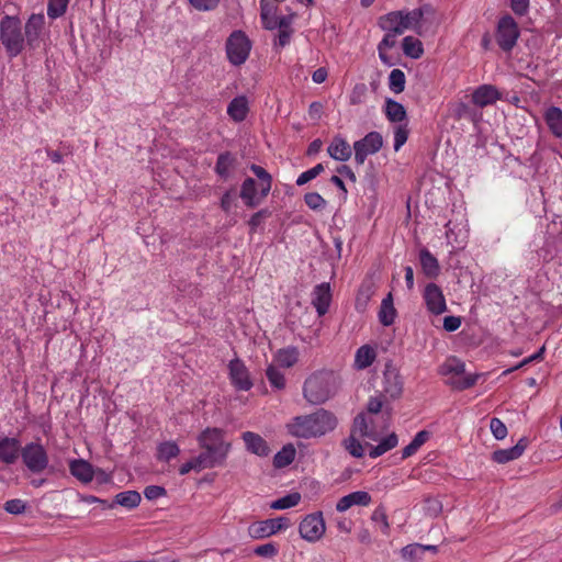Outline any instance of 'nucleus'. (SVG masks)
<instances>
[{
	"label": "nucleus",
	"mask_w": 562,
	"mask_h": 562,
	"mask_svg": "<svg viewBox=\"0 0 562 562\" xmlns=\"http://www.w3.org/2000/svg\"><path fill=\"white\" fill-rule=\"evenodd\" d=\"M436 20V9L430 3H424L414 10H397L379 18L378 25L383 31H394L401 35L412 30L423 35Z\"/></svg>",
	"instance_id": "obj_1"
},
{
	"label": "nucleus",
	"mask_w": 562,
	"mask_h": 562,
	"mask_svg": "<svg viewBox=\"0 0 562 562\" xmlns=\"http://www.w3.org/2000/svg\"><path fill=\"white\" fill-rule=\"evenodd\" d=\"M338 420L334 413L319 408L311 414L293 417L286 424L288 432L301 439L319 438L331 432Z\"/></svg>",
	"instance_id": "obj_2"
},
{
	"label": "nucleus",
	"mask_w": 562,
	"mask_h": 562,
	"mask_svg": "<svg viewBox=\"0 0 562 562\" xmlns=\"http://www.w3.org/2000/svg\"><path fill=\"white\" fill-rule=\"evenodd\" d=\"M340 376L331 370H321L312 373L304 382L303 396L313 405L327 402L339 390Z\"/></svg>",
	"instance_id": "obj_3"
},
{
	"label": "nucleus",
	"mask_w": 562,
	"mask_h": 562,
	"mask_svg": "<svg viewBox=\"0 0 562 562\" xmlns=\"http://www.w3.org/2000/svg\"><path fill=\"white\" fill-rule=\"evenodd\" d=\"M198 442L203 450L199 457H204L205 462L210 463V469L224 464L231 443L224 440V431L220 428H206L199 437Z\"/></svg>",
	"instance_id": "obj_4"
},
{
	"label": "nucleus",
	"mask_w": 562,
	"mask_h": 562,
	"mask_svg": "<svg viewBox=\"0 0 562 562\" xmlns=\"http://www.w3.org/2000/svg\"><path fill=\"white\" fill-rule=\"evenodd\" d=\"M465 363L457 358L449 357L440 367V374L451 375L448 383L456 390L463 391L474 386L479 380V374H467Z\"/></svg>",
	"instance_id": "obj_5"
},
{
	"label": "nucleus",
	"mask_w": 562,
	"mask_h": 562,
	"mask_svg": "<svg viewBox=\"0 0 562 562\" xmlns=\"http://www.w3.org/2000/svg\"><path fill=\"white\" fill-rule=\"evenodd\" d=\"M0 38L10 56L20 54L24 44L21 22L5 15L0 23Z\"/></svg>",
	"instance_id": "obj_6"
},
{
	"label": "nucleus",
	"mask_w": 562,
	"mask_h": 562,
	"mask_svg": "<svg viewBox=\"0 0 562 562\" xmlns=\"http://www.w3.org/2000/svg\"><path fill=\"white\" fill-rule=\"evenodd\" d=\"M225 49L228 61L234 66H240L249 57L251 42L245 32L237 30L227 37Z\"/></svg>",
	"instance_id": "obj_7"
},
{
	"label": "nucleus",
	"mask_w": 562,
	"mask_h": 562,
	"mask_svg": "<svg viewBox=\"0 0 562 562\" xmlns=\"http://www.w3.org/2000/svg\"><path fill=\"white\" fill-rule=\"evenodd\" d=\"M519 36L520 31L515 19L509 14L501 16L495 32V40L499 48L505 53L512 52Z\"/></svg>",
	"instance_id": "obj_8"
},
{
	"label": "nucleus",
	"mask_w": 562,
	"mask_h": 562,
	"mask_svg": "<svg viewBox=\"0 0 562 562\" xmlns=\"http://www.w3.org/2000/svg\"><path fill=\"white\" fill-rule=\"evenodd\" d=\"M300 536L307 542L315 543L326 532V524L322 512L306 515L299 525Z\"/></svg>",
	"instance_id": "obj_9"
},
{
	"label": "nucleus",
	"mask_w": 562,
	"mask_h": 562,
	"mask_svg": "<svg viewBox=\"0 0 562 562\" xmlns=\"http://www.w3.org/2000/svg\"><path fill=\"white\" fill-rule=\"evenodd\" d=\"M290 525V519L284 516L259 520L249 525L248 535L252 539H263L288 529Z\"/></svg>",
	"instance_id": "obj_10"
},
{
	"label": "nucleus",
	"mask_w": 562,
	"mask_h": 562,
	"mask_svg": "<svg viewBox=\"0 0 562 562\" xmlns=\"http://www.w3.org/2000/svg\"><path fill=\"white\" fill-rule=\"evenodd\" d=\"M383 146V137L379 132H370L363 138L355 142V160L363 165L369 155L378 153Z\"/></svg>",
	"instance_id": "obj_11"
},
{
	"label": "nucleus",
	"mask_w": 562,
	"mask_h": 562,
	"mask_svg": "<svg viewBox=\"0 0 562 562\" xmlns=\"http://www.w3.org/2000/svg\"><path fill=\"white\" fill-rule=\"evenodd\" d=\"M382 393L390 398H397L403 392V381L396 367L391 361L385 363L383 371Z\"/></svg>",
	"instance_id": "obj_12"
},
{
	"label": "nucleus",
	"mask_w": 562,
	"mask_h": 562,
	"mask_svg": "<svg viewBox=\"0 0 562 562\" xmlns=\"http://www.w3.org/2000/svg\"><path fill=\"white\" fill-rule=\"evenodd\" d=\"M423 299L427 310L435 315L447 311V303L442 290L436 283H428L424 290Z\"/></svg>",
	"instance_id": "obj_13"
},
{
	"label": "nucleus",
	"mask_w": 562,
	"mask_h": 562,
	"mask_svg": "<svg viewBox=\"0 0 562 562\" xmlns=\"http://www.w3.org/2000/svg\"><path fill=\"white\" fill-rule=\"evenodd\" d=\"M229 378L232 381V384L240 390V391H248L252 386V382L249 378L248 370L244 362L239 359H233L229 364Z\"/></svg>",
	"instance_id": "obj_14"
},
{
	"label": "nucleus",
	"mask_w": 562,
	"mask_h": 562,
	"mask_svg": "<svg viewBox=\"0 0 562 562\" xmlns=\"http://www.w3.org/2000/svg\"><path fill=\"white\" fill-rule=\"evenodd\" d=\"M352 428L353 434H358L359 437L367 438L372 441H378L381 435L375 427L373 417L366 413L358 414L355 417Z\"/></svg>",
	"instance_id": "obj_15"
},
{
	"label": "nucleus",
	"mask_w": 562,
	"mask_h": 562,
	"mask_svg": "<svg viewBox=\"0 0 562 562\" xmlns=\"http://www.w3.org/2000/svg\"><path fill=\"white\" fill-rule=\"evenodd\" d=\"M241 439L245 443V448L248 452L256 454L260 458L268 457L271 452L270 447L266 439L259 434L254 431H244Z\"/></svg>",
	"instance_id": "obj_16"
},
{
	"label": "nucleus",
	"mask_w": 562,
	"mask_h": 562,
	"mask_svg": "<svg viewBox=\"0 0 562 562\" xmlns=\"http://www.w3.org/2000/svg\"><path fill=\"white\" fill-rule=\"evenodd\" d=\"M528 447V439L522 437L518 442L507 449H498L492 453V460L498 464H505L520 458Z\"/></svg>",
	"instance_id": "obj_17"
},
{
	"label": "nucleus",
	"mask_w": 562,
	"mask_h": 562,
	"mask_svg": "<svg viewBox=\"0 0 562 562\" xmlns=\"http://www.w3.org/2000/svg\"><path fill=\"white\" fill-rule=\"evenodd\" d=\"M501 98V92L493 85L479 86L472 92V102L473 104L480 108H485L487 105L494 104Z\"/></svg>",
	"instance_id": "obj_18"
},
{
	"label": "nucleus",
	"mask_w": 562,
	"mask_h": 562,
	"mask_svg": "<svg viewBox=\"0 0 562 562\" xmlns=\"http://www.w3.org/2000/svg\"><path fill=\"white\" fill-rule=\"evenodd\" d=\"M331 290L327 282L321 283L314 288L312 304L315 307L318 316H324L330 306Z\"/></svg>",
	"instance_id": "obj_19"
},
{
	"label": "nucleus",
	"mask_w": 562,
	"mask_h": 562,
	"mask_svg": "<svg viewBox=\"0 0 562 562\" xmlns=\"http://www.w3.org/2000/svg\"><path fill=\"white\" fill-rule=\"evenodd\" d=\"M372 502L371 495L366 491H356L342 496L336 504V510L344 513L352 506H369Z\"/></svg>",
	"instance_id": "obj_20"
},
{
	"label": "nucleus",
	"mask_w": 562,
	"mask_h": 562,
	"mask_svg": "<svg viewBox=\"0 0 562 562\" xmlns=\"http://www.w3.org/2000/svg\"><path fill=\"white\" fill-rule=\"evenodd\" d=\"M240 198L247 207L258 206L265 198H260V191H257L255 179L246 178L240 188Z\"/></svg>",
	"instance_id": "obj_21"
},
{
	"label": "nucleus",
	"mask_w": 562,
	"mask_h": 562,
	"mask_svg": "<svg viewBox=\"0 0 562 562\" xmlns=\"http://www.w3.org/2000/svg\"><path fill=\"white\" fill-rule=\"evenodd\" d=\"M543 120L550 133L557 138H562V110L559 106L550 105L543 112Z\"/></svg>",
	"instance_id": "obj_22"
},
{
	"label": "nucleus",
	"mask_w": 562,
	"mask_h": 562,
	"mask_svg": "<svg viewBox=\"0 0 562 562\" xmlns=\"http://www.w3.org/2000/svg\"><path fill=\"white\" fill-rule=\"evenodd\" d=\"M21 443L15 438H1L0 439V460L4 463L11 464L16 461L20 454Z\"/></svg>",
	"instance_id": "obj_23"
},
{
	"label": "nucleus",
	"mask_w": 562,
	"mask_h": 562,
	"mask_svg": "<svg viewBox=\"0 0 562 562\" xmlns=\"http://www.w3.org/2000/svg\"><path fill=\"white\" fill-rule=\"evenodd\" d=\"M249 113L248 99L245 95L235 97L227 106V115L236 123L246 120Z\"/></svg>",
	"instance_id": "obj_24"
},
{
	"label": "nucleus",
	"mask_w": 562,
	"mask_h": 562,
	"mask_svg": "<svg viewBox=\"0 0 562 562\" xmlns=\"http://www.w3.org/2000/svg\"><path fill=\"white\" fill-rule=\"evenodd\" d=\"M69 471L82 483H90L93 480L94 471L92 465L83 459H75L69 462Z\"/></svg>",
	"instance_id": "obj_25"
},
{
	"label": "nucleus",
	"mask_w": 562,
	"mask_h": 562,
	"mask_svg": "<svg viewBox=\"0 0 562 562\" xmlns=\"http://www.w3.org/2000/svg\"><path fill=\"white\" fill-rule=\"evenodd\" d=\"M327 153L333 159L339 161H347L352 155V150L348 142L339 136L333 138L327 148Z\"/></svg>",
	"instance_id": "obj_26"
},
{
	"label": "nucleus",
	"mask_w": 562,
	"mask_h": 562,
	"mask_svg": "<svg viewBox=\"0 0 562 562\" xmlns=\"http://www.w3.org/2000/svg\"><path fill=\"white\" fill-rule=\"evenodd\" d=\"M376 349L370 345L359 347L355 355L353 368L364 370L373 364L376 359Z\"/></svg>",
	"instance_id": "obj_27"
},
{
	"label": "nucleus",
	"mask_w": 562,
	"mask_h": 562,
	"mask_svg": "<svg viewBox=\"0 0 562 562\" xmlns=\"http://www.w3.org/2000/svg\"><path fill=\"white\" fill-rule=\"evenodd\" d=\"M260 19L266 30L272 31L277 29V7L272 0H260Z\"/></svg>",
	"instance_id": "obj_28"
},
{
	"label": "nucleus",
	"mask_w": 562,
	"mask_h": 562,
	"mask_svg": "<svg viewBox=\"0 0 562 562\" xmlns=\"http://www.w3.org/2000/svg\"><path fill=\"white\" fill-rule=\"evenodd\" d=\"M396 315L397 313L394 307L393 295L392 293H389L381 302L378 314L379 322L383 326H391L395 322Z\"/></svg>",
	"instance_id": "obj_29"
},
{
	"label": "nucleus",
	"mask_w": 562,
	"mask_h": 562,
	"mask_svg": "<svg viewBox=\"0 0 562 562\" xmlns=\"http://www.w3.org/2000/svg\"><path fill=\"white\" fill-rule=\"evenodd\" d=\"M385 34L381 42L378 44V53L381 61L386 66H392L393 61L386 54V49L393 48L396 45V37L401 35L394 31H384Z\"/></svg>",
	"instance_id": "obj_30"
},
{
	"label": "nucleus",
	"mask_w": 562,
	"mask_h": 562,
	"mask_svg": "<svg viewBox=\"0 0 562 562\" xmlns=\"http://www.w3.org/2000/svg\"><path fill=\"white\" fill-rule=\"evenodd\" d=\"M378 441L379 443L376 446L368 445L370 447L368 454L371 459H375L395 448L398 443V438L395 432H392L382 439L379 438Z\"/></svg>",
	"instance_id": "obj_31"
},
{
	"label": "nucleus",
	"mask_w": 562,
	"mask_h": 562,
	"mask_svg": "<svg viewBox=\"0 0 562 562\" xmlns=\"http://www.w3.org/2000/svg\"><path fill=\"white\" fill-rule=\"evenodd\" d=\"M251 172L258 178V187L260 188V198H266L272 187L271 175L261 166L252 164L250 166Z\"/></svg>",
	"instance_id": "obj_32"
},
{
	"label": "nucleus",
	"mask_w": 562,
	"mask_h": 562,
	"mask_svg": "<svg viewBox=\"0 0 562 562\" xmlns=\"http://www.w3.org/2000/svg\"><path fill=\"white\" fill-rule=\"evenodd\" d=\"M374 294V284L372 281L367 280L363 281L358 290L356 297V310L359 312H364L369 301Z\"/></svg>",
	"instance_id": "obj_33"
},
{
	"label": "nucleus",
	"mask_w": 562,
	"mask_h": 562,
	"mask_svg": "<svg viewBox=\"0 0 562 562\" xmlns=\"http://www.w3.org/2000/svg\"><path fill=\"white\" fill-rule=\"evenodd\" d=\"M420 266L424 273L429 278H435L439 273L438 260L428 251L423 248L419 255Z\"/></svg>",
	"instance_id": "obj_34"
},
{
	"label": "nucleus",
	"mask_w": 562,
	"mask_h": 562,
	"mask_svg": "<svg viewBox=\"0 0 562 562\" xmlns=\"http://www.w3.org/2000/svg\"><path fill=\"white\" fill-rule=\"evenodd\" d=\"M385 115L389 121L394 123H401L407 117L406 110L403 104L392 99H387L385 101Z\"/></svg>",
	"instance_id": "obj_35"
},
{
	"label": "nucleus",
	"mask_w": 562,
	"mask_h": 562,
	"mask_svg": "<svg viewBox=\"0 0 562 562\" xmlns=\"http://www.w3.org/2000/svg\"><path fill=\"white\" fill-rule=\"evenodd\" d=\"M430 438L428 430L418 431L413 440L402 450V459H407L414 456L423 445H425Z\"/></svg>",
	"instance_id": "obj_36"
},
{
	"label": "nucleus",
	"mask_w": 562,
	"mask_h": 562,
	"mask_svg": "<svg viewBox=\"0 0 562 562\" xmlns=\"http://www.w3.org/2000/svg\"><path fill=\"white\" fill-rule=\"evenodd\" d=\"M295 453L296 451L291 443L284 446L273 457V467L277 469H282L290 465L294 461Z\"/></svg>",
	"instance_id": "obj_37"
},
{
	"label": "nucleus",
	"mask_w": 562,
	"mask_h": 562,
	"mask_svg": "<svg viewBox=\"0 0 562 562\" xmlns=\"http://www.w3.org/2000/svg\"><path fill=\"white\" fill-rule=\"evenodd\" d=\"M403 53L414 59L420 58L424 54L423 43L413 36H406L402 42Z\"/></svg>",
	"instance_id": "obj_38"
},
{
	"label": "nucleus",
	"mask_w": 562,
	"mask_h": 562,
	"mask_svg": "<svg viewBox=\"0 0 562 562\" xmlns=\"http://www.w3.org/2000/svg\"><path fill=\"white\" fill-rule=\"evenodd\" d=\"M140 501V494L136 491H125L115 495V503L128 509L137 507Z\"/></svg>",
	"instance_id": "obj_39"
},
{
	"label": "nucleus",
	"mask_w": 562,
	"mask_h": 562,
	"mask_svg": "<svg viewBox=\"0 0 562 562\" xmlns=\"http://www.w3.org/2000/svg\"><path fill=\"white\" fill-rule=\"evenodd\" d=\"M299 360V351L296 348L280 349L276 355V361L283 368L293 367Z\"/></svg>",
	"instance_id": "obj_40"
},
{
	"label": "nucleus",
	"mask_w": 562,
	"mask_h": 562,
	"mask_svg": "<svg viewBox=\"0 0 562 562\" xmlns=\"http://www.w3.org/2000/svg\"><path fill=\"white\" fill-rule=\"evenodd\" d=\"M180 453V448L175 441L161 442L157 448V459L160 461H170Z\"/></svg>",
	"instance_id": "obj_41"
},
{
	"label": "nucleus",
	"mask_w": 562,
	"mask_h": 562,
	"mask_svg": "<svg viewBox=\"0 0 562 562\" xmlns=\"http://www.w3.org/2000/svg\"><path fill=\"white\" fill-rule=\"evenodd\" d=\"M301 502V494L297 492L290 493L283 497L273 501L270 504L271 509L283 510L295 507Z\"/></svg>",
	"instance_id": "obj_42"
},
{
	"label": "nucleus",
	"mask_w": 562,
	"mask_h": 562,
	"mask_svg": "<svg viewBox=\"0 0 562 562\" xmlns=\"http://www.w3.org/2000/svg\"><path fill=\"white\" fill-rule=\"evenodd\" d=\"M358 437V434H353V428H351L350 436L344 440V447L352 457L362 458L364 456V446Z\"/></svg>",
	"instance_id": "obj_43"
},
{
	"label": "nucleus",
	"mask_w": 562,
	"mask_h": 562,
	"mask_svg": "<svg viewBox=\"0 0 562 562\" xmlns=\"http://www.w3.org/2000/svg\"><path fill=\"white\" fill-rule=\"evenodd\" d=\"M234 164V158L231 155V153L225 151L218 155L216 165H215V172L226 179L229 176V170Z\"/></svg>",
	"instance_id": "obj_44"
},
{
	"label": "nucleus",
	"mask_w": 562,
	"mask_h": 562,
	"mask_svg": "<svg viewBox=\"0 0 562 562\" xmlns=\"http://www.w3.org/2000/svg\"><path fill=\"white\" fill-rule=\"evenodd\" d=\"M266 376L272 387L283 390L285 387V378L283 372L273 364H269L266 369Z\"/></svg>",
	"instance_id": "obj_45"
},
{
	"label": "nucleus",
	"mask_w": 562,
	"mask_h": 562,
	"mask_svg": "<svg viewBox=\"0 0 562 562\" xmlns=\"http://www.w3.org/2000/svg\"><path fill=\"white\" fill-rule=\"evenodd\" d=\"M406 77L403 70L393 69L389 76V88L392 92L398 94L404 91Z\"/></svg>",
	"instance_id": "obj_46"
},
{
	"label": "nucleus",
	"mask_w": 562,
	"mask_h": 562,
	"mask_svg": "<svg viewBox=\"0 0 562 562\" xmlns=\"http://www.w3.org/2000/svg\"><path fill=\"white\" fill-rule=\"evenodd\" d=\"M206 459L203 457H194L191 460L187 461L186 463L181 464L179 468V474L186 475L190 471H196L200 472L204 469H210V463L205 462Z\"/></svg>",
	"instance_id": "obj_47"
},
{
	"label": "nucleus",
	"mask_w": 562,
	"mask_h": 562,
	"mask_svg": "<svg viewBox=\"0 0 562 562\" xmlns=\"http://www.w3.org/2000/svg\"><path fill=\"white\" fill-rule=\"evenodd\" d=\"M69 0H48L47 15L50 19H57L61 16L67 9Z\"/></svg>",
	"instance_id": "obj_48"
},
{
	"label": "nucleus",
	"mask_w": 562,
	"mask_h": 562,
	"mask_svg": "<svg viewBox=\"0 0 562 562\" xmlns=\"http://www.w3.org/2000/svg\"><path fill=\"white\" fill-rule=\"evenodd\" d=\"M371 519L380 525V530L383 535H387L390 530V524L387 520V515L385 509L382 506H379L372 513Z\"/></svg>",
	"instance_id": "obj_49"
},
{
	"label": "nucleus",
	"mask_w": 562,
	"mask_h": 562,
	"mask_svg": "<svg viewBox=\"0 0 562 562\" xmlns=\"http://www.w3.org/2000/svg\"><path fill=\"white\" fill-rule=\"evenodd\" d=\"M324 171L323 164H317L313 168L302 172L297 179L296 184L297 186H304L305 183L310 182L311 180L315 179L318 175H321Z\"/></svg>",
	"instance_id": "obj_50"
},
{
	"label": "nucleus",
	"mask_w": 562,
	"mask_h": 562,
	"mask_svg": "<svg viewBox=\"0 0 562 562\" xmlns=\"http://www.w3.org/2000/svg\"><path fill=\"white\" fill-rule=\"evenodd\" d=\"M490 429L497 440L505 439L508 434L506 425L497 417H493L490 420Z\"/></svg>",
	"instance_id": "obj_51"
},
{
	"label": "nucleus",
	"mask_w": 562,
	"mask_h": 562,
	"mask_svg": "<svg viewBox=\"0 0 562 562\" xmlns=\"http://www.w3.org/2000/svg\"><path fill=\"white\" fill-rule=\"evenodd\" d=\"M306 205L312 210H321L326 205L325 199L317 192H310L304 195Z\"/></svg>",
	"instance_id": "obj_52"
},
{
	"label": "nucleus",
	"mask_w": 562,
	"mask_h": 562,
	"mask_svg": "<svg viewBox=\"0 0 562 562\" xmlns=\"http://www.w3.org/2000/svg\"><path fill=\"white\" fill-rule=\"evenodd\" d=\"M408 130L406 125H398L394 130V150L398 151L401 147L407 142Z\"/></svg>",
	"instance_id": "obj_53"
},
{
	"label": "nucleus",
	"mask_w": 562,
	"mask_h": 562,
	"mask_svg": "<svg viewBox=\"0 0 562 562\" xmlns=\"http://www.w3.org/2000/svg\"><path fill=\"white\" fill-rule=\"evenodd\" d=\"M425 548L426 547L418 543L408 544L402 549V555L405 559L415 560L424 553Z\"/></svg>",
	"instance_id": "obj_54"
},
{
	"label": "nucleus",
	"mask_w": 562,
	"mask_h": 562,
	"mask_svg": "<svg viewBox=\"0 0 562 562\" xmlns=\"http://www.w3.org/2000/svg\"><path fill=\"white\" fill-rule=\"evenodd\" d=\"M22 458L25 465L31 471H35V446L33 443L27 445L22 450Z\"/></svg>",
	"instance_id": "obj_55"
},
{
	"label": "nucleus",
	"mask_w": 562,
	"mask_h": 562,
	"mask_svg": "<svg viewBox=\"0 0 562 562\" xmlns=\"http://www.w3.org/2000/svg\"><path fill=\"white\" fill-rule=\"evenodd\" d=\"M198 11H212L217 8L220 0H188Z\"/></svg>",
	"instance_id": "obj_56"
},
{
	"label": "nucleus",
	"mask_w": 562,
	"mask_h": 562,
	"mask_svg": "<svg viewBox=\"0 0 562 562\" xmlns=\"http://www.w3.org/2000/svg\"><path fill=\"white\" fill-rule=\"evenodd\" d=\"M385 395L381 394L379 396H374V397H370L369 401H368V405H367V409H368V414L369 416L371 415H376L379 414L381 411H382V407H383V404H384V401H383V397Z\"/></svg>",
	"instance_id": "obj_57"
},
{
	"label": "nucleus",
	"mask_w": 562,
	"mask_h": 562,
	"mask_svg": "<svg viewBox=\"0 0 562 562\" xmlns=\"http://www.w3.org/2000/svg\"><path fill=\"white\" fill-rule=\"evenodd\" d=\"M530 0H510L512 11L518 15L524 16L529 10Z\"/></svg>",
	"instance_id": "obj_58"
},
{
	"label": "nucleus",
	"mask_w": 562,
	"mask_h": 562,
	"mask_svg": "<svg viewBox=\"0 0 562 562\" xmlns=\"http://www.w3.org/2000/svg\"><path fill=\"white\" fill-rule=\"evenodd\" d=\"M4 509L10 514H21L25 509V503L21 499H10L5 502Z\"/></svg>",
	"instance_id": "obj_59"
},
{
	"label": "nucleus",
	"mask_w": 562,
	"mask_h": 562,
	"mask_svg": "<svg viewBox=\"0 0 562 562\" xmlns=\"http://www.w3.org/2000/svg\"><path fill=\"white\" fill-rule=\"evenodd\" d=\"M255 553L259 557L272 558L278 553V549L273 543H265L258 546Z\"/></svg>",
	"instance_id": "obj_60"
},
{
	"label": "nucleus",
	"mask_w": 562,
	"mask_h": 562,
	"mask_svg": "<svg viewBox=\"0 0 562 562\" xmlns=\"http://www.w3.org/2000/svg\"><path fill=\"white\" fill-rule=\"evenodd\" d=\"M166 494V490L161 486L149 485L144 490L147 499H157Z\"/></svg>",
	"instance_id": "obj_61"
},
{
	"label": "nucleus",
	"mask_w": 562,
	"mask_h": 562,
	"mask_svg": "<svg viewBox=\"0 0 562 562\" xmlns=\"http://www.w3.org/2000/svg\"><path fill=\"white\" fill-rule=\"evenodd\" d=\"M270 211L267 210V209H263V210H260L258 211L257 213H255L250 221H249V225L252 227V228H256L258 226L261 225V223L268 218L270 216Z\"/></svg>",
	"instance_id": "obj_62"
},
{
	"label": "nucleus",
	"mask_w": 562,
	"mask_h": 562,
	"mask_svg": "<svg viewBox=\"0 0 562 562\" xmlns=\"http://www.w3.org/2000/svg\"><path fill=\"white\" fill-rule=\"evenodd\" d=\"M294 18H295V13H291L289 15H283L281 18H278V20L276 21L277 29L293 31L292 23L294 21Z\"/></svg>",
	"instance_id": "obj_63"
},
{
	"label": "nucleus",
	"mask_w": 562,
	"mask_h": 562,
	"mask_svg": "<svg viewBox=\"0 0 562 562\" xmlns=\"http://www.w3.org/2000/svg\"><path fill=\"white\" fill-rule=\"evenodd\" d=\"M461 326V318L459 316H446L443 318V328L447 331H456Z\"/></svg>",
	"instance_id": "obj_64"
}]
</instances>
